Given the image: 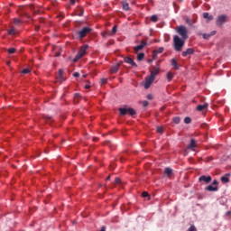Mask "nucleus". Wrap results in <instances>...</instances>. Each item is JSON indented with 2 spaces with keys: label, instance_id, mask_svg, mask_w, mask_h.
Segmentation results:
<instances>
[{
  "label": "nucleus",
  "instance_id": "412c9836",
  "mask_svg": "<svg viewBox=\"0 0 231 231\" xmlns=\"http://www.w3.org/2000/svg\"><path fill=\"white\" fill-rule=\"evenodd\" d=\"M171 66H173L175 69H180V67L178 66V60L176 59L171 60Z\"/></svg>",
  "mask_w": 231,
  "mask_h": 231
},
{
  "label": "nucleus",
  "instance_id": "6e6552de",
  "mask_svg": "<svg viewBox=\"0 0 231 231\" xmlns=\"http://www.w3.org/2000/svg\"><path fill=\"white\" fill-rule=\"evenodd\" d=\"M158 73H160V67H154L152 70H150V77L154 79Z\"/></svg>",
  "mask_w": 231,
  "mask_h": 231
},
{
  "label": "nucleus",
  "instance_id": "c9c22d12",
  "mask_svg": "<svg viewBox=\"0 0 231 231\" xmlns=\"http://www.w3.org/2000/svg\"><path fill=\"white\" fill-rule=\"evenodd\" d=\"M8 53H9L10 55L15 53V48H10V49H8Z\"/></svg>",
  "mask_w": 231,
  "mask_h": 231
},
{
  "label": "nucleus",
  "instance_id": "0eeeda50",
  "mask_svg": "<svg viewBox=\"0 0 231 231\" xmlns=\"http://www.w3.org/2000/svg\"><path fill=\"white\" fill-rule=\"evenodd\" d=\"M144 46H147V42L142 41L140 45L134 47V52L138 53V51H142V50H143Z\"/></svg>",
  "mask_w": 231,
  "mask_h": 231
},
{
  "label": "nucleus",
  "instance_id": "3c124183",
  "mask_svg": "<svg viewBox=\"0 0 231 231\" xmlns=\"http://www.w3.org/2000/svg\"><path fill=\"white\" fill-rule=\"evenodd\" d=\"M109 180H111V175H109V176L106 178V181H109Z\"/></svg>",
  "mask_w": 231,
  "mask_h": 231
},
{
  "label": "nucleus",
  "instance_id": "49530a36",
  "mask_svg": "<svg viewBox=\"0 0 231 231\" xmlns=\"http://www.w3.org/2000/svg\"><path fill=\"white\" fill-rule=\"evenodd\" d=\"M101 84H102V85L107 84V79H101Z\"/></svg>",
  "mask_w": 231,
  "mask_h": 231
},
{
  "label": "nucleus",
  "instance_id": "cd10ccee",
  "mask_svg": "<svg viewBox=\"0 0 231 231\" xmlns=\"http://www.w3.org/2000/svg\"><path fill=\"white\" fill-rule=\"evenodd\" d=\"M8 34L9 35H15V29L14 27H12L9 31H8Z\"/></svg>",
  "mask_w": 231,
  "mask_h": 231
},
{
  "label": "nucleus",
  "instance_id": "58836bf2",
  "mask_svg": "<svg viewBox=\"0 0 231 231\" xmlns=\"http://www.w3.org/2000/svg\"><path fill=\"white\" fill-rule=\"evenodd\" d=\"M157 133L162 134L163 133V128L162 126L157 127Z\"/></svg>",
  "mask_w": 231,
  "mask_h": 231
},
{
  "label": "nucleus",
  "instance_id": "72a5a7b5",
  "mask_svg": "<svg viewBox=\"0 0 231 231\" xmlns=\"http://www.w3.org/2000/svg\"><path fill=\"white\" fill-rule=\"evenodd\" d=\"M152 59H153L154 60H156L158 59V53L156 52V51H152Z\"/></svg>",
  "mask_w": 231,
  "mask_h": 231
},
{
  "label": "nucleus",
  "instance_id": "f8f14e48",
  "mask_svg": "<svg viewBox=\"0 0 231 231\" xmlns=\"http://www.w3.org/2000/svg\"><path fill=\"white\" fill-rule=\"evenodd\" d=\"M205 190H208V192H217L219 188L217 186L208 185L205 188Z\"/></svg>",
  "mask_w": 231,
  "mask_h": 231
},
{
  "label": "nucleus",
  "instance_id": "f704fd0d",
  "mask_svg": "<svg viewBox=\"0 0 231 231\" xmlns=\"http://www.w3.org/2000/svg\"><path fill=\"white\" fill-rule=\"evenodd\" d=\"M190 122H192V119H190V117L184 118V124H190Z\"/></svg>",
  "mask_w": 231,
  "mask_h": 231
},
{
  "label": "nucleus",
  "instance_id": "6ab92c4d",
  "mask_svg": "<svg viewBox=\"0 0 231 231\" xmlns=\"http://www.w3.org/2000/svg\"><path fill=\"white\" fill-rule=\"evenodd\" d=\"M208 107V104L205 103L204 105H199L197 106V111H203V109H207Z\"/></svg>",
  "mask_w": 231,
  "mask_h": 231
},
{
  "label": "nucleus",
  "instance_id": "de8ad7c7",
  "mask_svg": "<svg viewBox=\"0 0 231 231\" xmlns=\"http://www.w3.org/2000/svg\"><path fill=\"white\" fill-rule=\"evenodd\" d=\"M187 24H189V26H192V21L190 20H185Z\"/></svg>",
  "mask_w": 231,
  "mask_h": 231
},
{
  "label": "nucleus",
  "instance_id": "2f4dec72",
  "mask_svg": "<svg viewBox=\"0 0 231 231\" xmlns=\"http://www.w3.org/2000/svg\"><path fill=\"white\" fill-rule=\"evenodd\" d=\"M115 183H116V185H120V183H122V180L120 178L116 177L115 179Z\"/></svg>",
  "mask_w": 231,
  "mask_h": 231
},
{
  "label": "nucleus",
  "instance_id": "4be33fe9",
  "mask_svg": "<svg viewBox=\"0 0 231 231\" xmlns=\"http://www.w3.org/2000/svg\"><path fill=\"white\" fill-rule=\"evenodd\" d=\"M203 17L204 19H208L209 21H212V19H214V16L210 15L208 13H204Z\"/></svg>",
  "mask_w": 231,
  "mask_h": 231
},
{
  "label": "nucleus",
  "instance_id": "7c9ffc66",
  "mask_svg": "<svg viewBox=\"0 0 231 231\" xmlns=\"http://www.w3.org/2000/svg\"><path fill=\"white\" fill-rule=\"evenodd\" d=\"M163 47H160L159 49H157V50H154V51H155V53H163Z\"/></svg>",
  "mask_w": 231,
  "mask_h": 231
},
{
  "label": "nucleus",
  "instance_id": "423d86ee",
  "mask_svg": "<svg viewBox=\"0 0 231 231\" xmlns=\"http://www.w3.org/2000/svg\"><path fill=\"white\" fill-rule=\"evenodd\" d=\"M226 15L225 14H222V15H219L217 19V26H223V24H225V23H226Z\"/></svg>",
  "mask_w": 231,
  "mask_h": 231
},
{
  "label": "nucleus",
  "instance_id": "864d4df0",
  "mask_svg": "<svg viewBox=\"0 0 231 231\" xmlns=\"http://www.w3.org/2000/svg\"><path fill=\"white\" fill-rule=\"evenodd\" d=\"M149 64H151V62H152V60H148Z\"/></svg>",
  "mask_w": 231,
  "mask_h": 231
},
{
  "label": "nucleus",
  "instance_id": "ea45409f",
  "mask_svg": "<svg viewBox=\"0 0 231 231\" xmlns=\"http://www.w3.org/2000/svg\"><path fill=\"white\" fill-rule=\"evenodd\" d=\"M143 198H149V193L147 191H143L142 193Z\"/></svg>",
  "mask_w": 231,
  "mask_h": 231
},
{
  "label": "nucleus",
  "instance_id": "a19ab883",
  "mask_svg": "<svg viewBox=\"0 0 231 231\" xmlns=\"http://www.w3.org/2000/svg\"><path fill=\"white\" fill-rule=\"evenodd\" d=\"M211 185H213V187H217V185H219V182L215 180H213Z\"/></svg>",
  "mask_w": 231,
  "mask_h": 231
},
{
  "label": "nucleus",
  "instance_id": "e433bc0d",
  "mask_svg": "<svg viewBox=\"0 0 231 231\" xmlns=\"http://www.w3.org/2000/svg\"><path fill=\"white\" fill-rule=\"evenodd\" d=\"M14 24H21V20L19 18H14Z\"/></svg>",
  "mask_w": 231,
  "mask_h": 231
},
{
  "label": "nucleus",
  "instance_id": "aec40b11",
  "mask_svg": "<svg viewBox=\"0 0 231 231\" xmlns=\"http://www.w3.org/2000/svg\"><path fill=\"white\" fill-rule=\"evenodd\" d=\"M202 35H203V39H205L206 41H208V39H210V36H211V35H216V31H213V32H211V34L204 33V34H202Z\"/></svg>",
  "mask_w": 231,
  "mask_h": 231
},
{
  "label": "nucleus",
  "instance_id": "39448f33",
  "mask_svg": "<svg viewBox=\"0 0 231 231\" xmlns=\"http://www.w3.org/2000/svg\"><path fill=\"white\" fill-rule=\"evenodd\" d=\"M152 82H154V78H152L151 76H148L145 79L144 89H149L151 88V86H152Z\"/></svg>",
  "mask_w": 231,
  "mask_h": 231
},
{
  "label": "nucleus",
  "instance_id": "7ed1b4c3",
  "mask_svg": "<svg viewBox=\"0 0 231 231\" xmlns=\"http://www.w3.org/2000/svg\"><path fill=\"white\" fill-rule=\"evenodd\" d=\"M120 115L122 116L129 114L130 116H134L136 115V110L134 108H119Z\"/></svg>",
  "mask_w": 231,
  "mask_h": 231
},
{
  "label": "nucleus",
  "instance_id": "c03bdc74",
  "mask_svg": "<svg viewBox=\"0 0 231 231\" xmlns=\"http://www.w3.org/2000/svg\"><path fill=\"white\" fill-rule=\"evenodd\" d=\"M73 77H75L76 79H78V77H80V73H79V72H74V73H73Z\"/></svg>",
  "mask_w": 231,
  "mask_h": 231
},
{
  "label": "nucleus",
  "instance_id": "9b49d317",
  "mask_svg": "<svg viewBox=\"0 0 231 231\" xmlns=\"http://www.w3.org/2000/svg\"><path fill=\"white\" fill-rule=\"evenodd\" d=\"M230 176L231 173H226L224 176L220 178L222 183H230Z\"/></svg>",
  "mask_w": 231,
  "mask_h": 231
},
{
  "label": "nucleus",
  "instance_id": "5fc2aeb1",
  "mask_svg": "<svg viewBox=\"0 0 231 231\" xmlns=\"http://www.w3.org/2000/svg\"><path fill=\"white\" fill-rule=\"evenodd\" d=\"M84 78H86V75H83Z\"/></svg>",
  "mask_w": 231,
  "mask_h": 231
},
{
  "label": "nucleus",
  "instance_id": "37998d69",
  "mask_svg": "<svg viewBox=\"0 0 231 231\" xmlns=\"http://www.w3.org/2000/svg\"><path fill=\"white\" fill-rule=\"evenodd\" d=\"M109 32H102V36L105 37V38H107L109 37Z\"/></svg>",
  "mask_w": 231,
  "mask_h": 231
},
{
  "label": "nucleus",
  "instance_id": "f03ea898",
  "mask_svg": "<svg viewBox=\"0 0 231 231\" xmlns=\"http://www.w3.org/2000/svg\"><path fill=\"white\" fill-rule=\"evenodd\" d=\"M87 50H88V45L81 47L79 52L76 54L75 58L73 59V62H79V60H80V59H82L84 55H86Z\"/></svg>",
  "mask_w": 231,
  "mask_h": 231
},
{
  "label": "nucleus",
  "instance_id": "a211bd4d",
  "mask_svg": "<svg viewBox=\"0 0 231 231\" xmlns=\"http://www.w3.org/2000/svg\"><path fill=\"white\" fill-rule=\"evenodd\" d=\"M81 99H82V97L80 96V94L76 93L74 95V102H75V104H79V102H80Z\"/></svg>",
  "mask_w": 231,
  "mask_h": 231
},
{
  "label": "nucleus",
  "instance_id": "603ef678",
  "mask_svg": "<svg viewBox=\"0 0 231 231\" xmlns=\"http://www.w3.org/2000/svg\"><path fill=\"white\" fill-rule=\"evenodd\" d=\"M231 215V212L230 211H227L226 212V216H230Z\"/></svg>",
  "mask_w": 231,
  "mask_h": 231
},
{
  "label": "nucleus",
  "instance_id": "473e14b6",
  "mask_svg": "<svg viewBox=\"0 0 231 231\" xmlns=\"http://www.w3.org/2000/svg\"><path fill=\"white\" fill-rule=\"evenodd\" d=\"M117 29H118V27H117L116 25H115V26L113 27V29H112L111 34H112V35H115V33H116V32H117Z\"/></svg>",
  "mask_w": 231,
  "mask_h": 231
},
{
  "label": "nucleus",
  "instance_id": "393cba45",
  "mask_svg": "<svg viewBox=\"0 0 231 231\" xmlns=\"http://www.w3.org/2000/svg\"><path fill=\"white\" fill-rule=\"evenodd\" d=\"M166 77H167L168 82H171V80H172V79L174 78V75L172 74V72H168Z\"/></svg>",
  "mask_w": 231,
  "mask_h": 231
},
{
  "label": "nucleus",
  "instance_id": "c85d7f7f",
  "mask_svg": "<svg viewBox=\"0 0 231 231\" xmlns=\"http://www.w3.org/2000/svg\"><path fill=\"white\" fill-rule=\"evenodd\" d=\"M44 119L48 124H50V122H53V119L51 118V116H45Z\"/></svg>",
  "mask_w": 231,
  "mask_h": 231
},
{
  "label": "nucleus",
  "instance_id": "dca6fc26",
  "mask_svg": "<svg viewBox=\"0 0 231 231\" xmlns=\"http://www.w3.org/2000/svg\"><path fill=\"white\" fill-rule=\"evenodd\" d=\"M75 14L76 15H78L79 17H82V15H84V9L81 7H78L75 10Z\"/></svg>",
  "mask_w": 231,
  "mask_h": 231
},
{
  "label": "nucleus",
  "instance_id": "f3484780",
  "mask_svg": "<svg viewBox=\"0 0 231 231\" xmlns=\"http://www.w3.org/2000/svg\"><path fill=\"white\" fill-rule=\"evenodd\" d=\"M58 80H59L60 82L64 81V70H62V69H60V70H59Z\"/></svg>",
  "mask_w": 231,
  "mask_h": 231
},
{
  "label": "nucleus",
  "instance_id": "2eb2a0df",
  "mask_svg": "<svg viewBox=\"0 0 231 231\" xmlns=\"http://www.w3.org/2000/svg\"><path fill=\"white\" fill-rule=\"evenodd\" d=\"M194 49L189 48L182 51V57H189V55H194Z\"/></svg>",
  "mask_w": 231,
  "mask_h": 231
},
{
  "label": "nucleus",
  "instance_id": "5701e85b",
  "mask_svg": "<svg viewBox=\"0 0 231 231\" xmlns=\"http://www.w3.org/2000/svg\"><path fill=\"white\" fill-rule=\"evenodd\" d=\"M122 6L125 12L129 11V4L127 2H123Z\"/></svg>",
  "mask_w": 231,
  "mask_h": 231
},
{
  "label": "nucleus",
  "instance_id": "4c0bfd02",
  "mask_svg": "<svg viewBox=\"0 0 231 231\" xmlns=\"http://www.w3.org/2000/svg\"><path fill=\"white\" fill-rule=\"evenodd\" d=\"M22 73H23V75H28V73H30V69H24Z\"/></svg>",
  "mask_w": 231,
  "mask_h": 231
},
{
  "label": "nucleus",
  "instance_id": "79ce46f5",
  "mask_svg": "<svg viewBox=\"0 0 231 231\" xmlns=\"http://www.w3.org/2000/svg\"><path fill=\"white\" fill-rule=\"evenodd\" d=\"M146 98H147L148 100H152V98H153L152 94H148L147 97H146Z\"/></svg>",
  "mask_w": 231,
  "mask_h": 231
},
{
  "label": "nucleus",
  "instance_id": "f257e3e1",
  "mask_svg": "<svg viewBox=\"0 0 231 231\" xmlns=\"http://www.w3.org/2000/svg\"><path fill=\"white\" fill-rule=\"evenodd\" d=\"M176 32L181 38L178 35L173 36L174 50L175 51H181L185 46V41L189 39V29L185 25H180L176 28Z\"/></svg>",
  "mask_w": 231,
  "mask_h": 231
},
{
  "label": "nucleus",
  "instance_id": "09e8293b",
  "mask_svg": "<svg viewBox=\"0 0 231 231\" xmlns=\"http://www.w3.org/2000/svg\"><path fill=\"white\" fill-rule=\"evenodd\" d=\"M77 1H79V0H70V5H75V3H77Z\"/></svg>",
  "mask_w": 231,
  "mask_h": 231
},
{
  "label": "nucleus",
  "instance_id": "9d476101",
  "mask_svg": "<svg viewBox=\"0 0 231 231\" xmlns=\"http://www.w3.org/2000/svg\"><path fill=\"white\" fill-rule=\"evenodd\" d=\"M197 147H198V144L196 143V140L191 139L190 142H189V144L187 147V149H189L191 151H196Z\"/></svg>",
  "mask_w": 231,
  "mask_h": 231
},
{
  "label": "nucleus",
  "instance_id": "20e7f679",
  "mask_svg": "<svg viewBox=\"0 0 231 231\" xmlns=\"http://www.w3.org/2000/svg\"><path fill=\"white\" fill-rule=\"evenodd\" d=\"M90 32H93V29H91V27H84L78 32V35L79 39H84V37H86V35H88Z\"/></svg>",
  "mask_w": 231,
  "mask_h": 231
},
{
  "label": "nucleus",
  "instance_id": "b1692460",
  "mask_svg": "<svg viewBox=\"0 0 231 231\" xmlns=\"http://www.w3.org/2000/svg\"><path fill=\"white\" fill-rule=\"evenodd\" d=\"M144 58H145V54L143 52H140L137 55V60H139V62L142 61Z\"/></svg>",
  "mask_w": 231,
  "mask_h": 231
},
{
  "label": "nucleus",
  "instance_id": "4468645a",
  "mask_svg": "<svg viewBox=\"0 0 231 231\" xmlns=\"http://www.w3.org/2000/svg\"><path fill=\"white\" fill-rule=\"evenodd\" d=\"M199 180L204 181L205 183H210L212 181V177L202 175L199 177Z\"/></svg>",
  "mask_w": 231,
  "mask_h": 231
},
{
  "label": "nucleus",
  "instance_id": "bb28decb",
  "mask_svg": "<svg viewBox=\"0 0 231 231\" xmlns=\"http://www.w3.org/2000/svg\"><path fill=\"white\" fill-rule=\"evenodd\" d=\"M151 22L152 23H158V16L156 14L152 15Z\"/></svg>",
  "mask_w": 231,
  "mask_h": 231
},
{
  "label": "nucleus",
  "instance_id": "1a4fd4ad",
  "mask_svg": "<svg viewBox=\"0 0 231 231\" xmlns=\"http://www.w3.org/2000/svg\"><path fill=\"white\" fill-rule=\"evenodd\" d=\"M124 60L126 64H130L131 66H134V68H138V65L134 60H133L130 57H125Z\"/></svg>",
  "mask_w": 231,
  "mask_h": 231
},
{
  "label": "nucleus",
  "instance_id": "a18cd8bd",
  "mask_svg": "<svg viewBox=\"0 0 231 231\" xmlns=\"http://www.w3.org/2000/svg\"><path fill=\"white\" fill-rule=\"evenodd\" d=\"M143 107H147V106H149V101H143Z\"/></svg>",
  "mask_w": 231,
  "mask_h": 231
},
{
  "label": "nucleus",
  "instance_id": "8fccbe9b",
  "mask_svg": "<svg viewBox=\"0 0 231 231\" xmlns=\"http://www.w3.org/2000/svg\"><path fill=\"white\" fill-rule=\"evenodd\" d=\"M91 88L90 85H85V89H89Z\"/></svg>",
  "mask_w": 231,
  "mask_h": 231
},
{
  "label": "nucleus",
  "instance_id": "c756f323",
  "mask_svg": "<svg viewBox=\"0 0 231 231\" xmlns=\"http://www.w3.org/2000/svg\"><path fill=\"white\" fill-rule=\"evenodd\" d=\"M172 122H173V124H180V117L176 116V117H173Z\"/></svg>",
  "mask_w": 231,
  "mask_h": 231
},
{
  "label": "nucleus",
  "instance_id": "ddd939ff",
  "mask_svg": "<svg viewBox=\"0 0 231 231\" xmlns=\"http://www.w3.org/2000/svg\"><path fill=\"white\" fill-rule=\"evenodd\" d=\"M123 62L119 61L116 65H114L111 69L110 72L111 73H118V69H120V66H122Z\"/></svg>",
  "mask_w": 231,
  "mask_h": 231
},
{
  "label": "nucleus",
  "instance_id": "a878e982",
  "mask_svg": "<svg viewBox=\"0 0 231 231\" xmlns=\"http://www.w3.org/2000/svg\"><path fill=\"white\" fill-rule=\"evenodd\" d=\"M164 173H166L167 176H171V174H172V169H171V168H165Z\"/></svg>",
  "mask_w": 231,
  "mask_h": 231
}]
</instances>
